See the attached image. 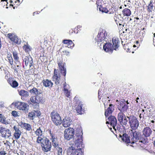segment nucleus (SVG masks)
<instances>
[{
  "instance_id": "obj_1",
  "label": "nucleus",
  "mask_w": 155,
  "mask_h": 155,
  "mask_svg": "<svg viewBox=\"0 0 155 155\" xmlns=\"http://www.w3.org/2000/svg\"><path fill=\"white\" fill-rule=\"evenodd\" d=\"M58 65L60 71L54 69V75L53 76V81L55 82L56 84L59 83L61 77H63L65 78L66 73V66L64 63H59Z\"/></svg>"
},
{
  "instance_id": "obj_2",
  "label": "nucleus",
  "mask_w": 155,
  "mask_h": 155,
  "mask_svg": "<svg viewBox=\"0 0 155 155\" xmlns=\"http://www.w3.org/2000/svg\"><path fill=\"white\" fill-rule=\"evenodd\" d=\"M131 131H132V134L131 135V136L130 137V138L131 139L132 143H134L136 142H139V143H138L139 144L140 146H142L143 144L145 143V141L144 139L137 141L139 140V137L140 136V133L139 132L136 131L133 132L132 130Z\"/></svg>"
},
{
  "instance_id": "obj_3",
  "label": "nucleus",
  "mask_w": 155,
  "mask_h": 155,
  "mask_svg": "<svg viewBox=\"0 0 155 155\" xmlns=\"http://www.w3.org/2000/svg\"><path fill=\"white\" fill-rule=\"evenodd\" d=\"M128 119L129 123L131 129L134 130L137 129L139 126V121L136 117L134 116H130L127 117Z\"/></svg>"
},
{
  "instance_id": "obj_4",
  "label": "nucleus",
  "mask_w": 155,
  "mask_h": 155,
  "mask_svg": "<svg viewBox=\"0 0 155 155\" xmlns=\"http://www.w3.org/2000/svg\"><path fill=\"white\" fill-rule=\"evenodd\" d=\"M107 33L105 30H100L95 37V40L96 42L99 43L102 41H106L107 40Z\"/></svg>"
},
{
  "instance_id": "obj_5",
  "label": "nucleus",
  "mask_w": 155,
  "mask_h": 155,
  "mask_svg": "<svg viewBox=\"0 0 155 155\" xmlns=\"http://www.w3.org/2000/svg\"><path fill=\"white\" fill-rule=\"evenodd\" d=\"M51 120L56 125H60L61 123V119L59 114L56 111H53L51 114Z\"/></svg>"
},
{
  "instance_id": "obj_6",
  "label": "nucleus",
  "mask_w": 155,
  "mask_h": 155,
  "mask_svg": "<svg viewBox=\"0 0 155 155\" xmlns=\"http://www.w3.org/2000/svg\"><path fill=\"white\" fill-rule=\"evenodd\" d=\"M14 104L15 107L19 110L24 111L25 113L28 112L29 106L26 103L17 101Z\"/></svg>"
},
{
  "instance_id": "obj_7",
  "label": "nucleus",
  "mask_w": 155,
  "mask_h": 155,
  "mask_svg": "<svg viewBox=\"0 0 155 155\" xmlns=\"http://www.w3.org/2000/svg\"><path fill=\"white\" fill-rule=\"evenodd\" d=\"M74 130L72 128L69 127L65 129L64 131V138L67 140L72 138L74 135Z\"/></svg>"
},
{
  "instance_id": "obj_8",
  "label": "nucleus",
  "mask_w": 155,
  "mask_h": 155,
  "mask_svg": "<svg viewBox=\"0 0 155 155\" xmlns=\"http://www.w3.org/2000/svg\"><path fill=\"white\" fill-rule=\"evenodd\" d=\"M41 147L42 150L45 152H47L50 150L51 147V142L48 139L46 138L44 141H42Z\"/></svg>"
},
{
  "instance_id": "obj_9",
  "label": "nucleus",
  "mask_w": 155,
  "mask_h": 155,
  "mask_svg": "<svg viewBox=\"0 0 155 155\" xmlns=\"http://www.w3.org/2000/svg\"><path fill=\"white\" fill-rule=\"evenodd\" d=\"M23 61L25 63L26 67L29 66L30 68L31 67L33 68L32 67H33L34 64L33 59L31 56H25L23 59Z\"/></svg>"
},
{
  "instance_id": "obj_10",
  "label": "nucleus",
  "mask_w": 155,
  "mask_h": 155,
  "mask_svg": "<svg viewBox=\"0 0 155 155\" xmlns=\"http://www.w3.org/2000/svg\"><path fill=\"white\" fill-rule=\"evenodd\" d=\"M52 145L54 147H57V155H62V150L61 148L58 147V143L57 142V140L54 137H52Z\"/></svg>"
},
{
  "instance_id": "obj_11",
  "label": "nucleus",
  "mask_w": 155,
  "mask_h": 155,
  "mask_svg": "<svg viewBox=\"0 0 155 155\" xmlns=\"http://www.w3.org/2000/svg\"><path fill=\"white\" fill-rule=\"evenodd\" d=\"M107 124H110L113 129L116 130L115 126L117 124V120L115 117L111 116L108 118V121H106Z\"/></svg>"
},
{
  "instance_id": "obj_12",
  "label": "nucleus",
  "mask_w": 155,
  "mask_h": 155,
  "mask_svg": "<svg viewBox=\"0 0 155 155\" xmlns=\"http://www.w3.org/2000/svg\"><path fill=\"white\" fill-rule=\"evenodd\" d=\"M120 106L119 110L123 112L126 111L128 108V106L126 104V101L122 99L120 103Z\"/></svg>"
},
{
  "instance_id": "obj_13",
  "label": "nucleus",
  "mask_w": 155,
  "mask_h": 155,
  "mask_svg": "<svg viewBox=\"0 0 155 155\" xmlns=\"http://www.w3.org/2000/svg\"><path fill=\"white\" fill-rule=\"evenodd\" d=\"M120 139L123 141L127 143H131V139L129 137L128 135L126 133L123 134L122 135L121 134H120Z\"/></svg>"
},
{
  "instance_id": "obj_14",
  "label": "nucleus",
  "mask_w": 155,
  "mask_h": 155,
  "mask_svg": "<svg viewBox=\"0 0 155 155\" xmlns=\"http://www.w3.org/2000/svg\"><path fill=\"white\" fill-rule=\"evenodd\" d=\"M8 37L12 41L15 43L19 44L20 43L21 40L18 38V37L14 34L9 33L7 35Z\"/></svg>"
},
{
  "instance_id": "obj_15",
  "label": "nucleus",
  "mask_w": 155,
  "mask_h": 155,
  "mask_svg": "<svg viewBox=\"0 0 155 155\" xmlns=\"http://www.w3.org/2000/svg\"><path fill=\"white\" fill-rule=\"evenodd\" d=\"M104 45L103 44V49L106 52L110 51L111 52L114 49L113 45L110 43H104Z\"/></svg>"
},
{
  "instance_id": "obj_16",
  "label": "nucleus",
  "mask_w": 155,
  "mask_h": 155,
  "mask_svg": "<svg viewBox=\"0 0 155 155\" xmlns=\"http://www.w3.org/2000/svg\"><path fill=\"white\" fill-rule=\"evenodd\" d=\"M142 133L143 134L145 137H148L151 134L152 130L149 127H146L143 129Z\"/></svg>"
},
{
  "instance_id": "obj_17",
  "label": "nucleus",
  "mask_w": 155,
  "mask_h": 155,
  "mask_svg": "<svg viewBox=\"0 0 155 155\" xmlns=\"http://www.w3.org/2000/svg\"><path fill=\"white\" fill-rule=\"evenodd\" d=\"M72 120L69 117H65L63 120V126L64 127L70 126L71 124Z\"/></svg>"
},
{
  "instance_id": "obj_18",
  "label": "nucleus",
  "mask_w": 155,
  "mask_h": 155,
  "mask_svg": "<svg viewBox=\"0 0 155 155\" xmlns=\"http://www.w3.org/2000/svg\"><path fill=\"white\" fill-rule=\"evenodd\" d=\"M13 129L15 131L14 133V136L16 139H18L20 138L21 134V131L19 130V127L16 126H14Z\"/></svg>"
},
{
  "instance_id": "obj_19",
  "label": "nucleus",
  "mask_w": 155,
  "mask_h": 155,
  "mask_svg": "<svg viewBox=\"0 0 155 155\" xmlns=\"http://www.w3.org/2000/svg\"><path fill=\"white\" fill-rule=\"evenodd\" d=\"M112 41L113 45L115 47L114 49L116 50L117 49V48L119 46L120 41L119 39L116 37H114L112 39Z\"/></svg>"
},
{
  "instance_id": "obj_20",
  "label": "nucleus",
  "mask_w": 155,
  "mask_h": 155,
  "mask_svg": "<svg viewBox=\"0 0 155 155\" xmlns=\"http://www.w3.org/2000/svg\"><path fill=\"white\" fill-rule=\"evenodd\" d=\"M18 91V94L19 95L21 96V99H24V98L27 97L29 96L28 92L25 90H21Z\"/></svg>"
},
{
  "instance_id": "obj_21",
  "label": "nucleus",
  "mask_w": 155,
  "mask_h": 155,
  "mask_svg": "<svg viewBox=\"0 0 155 155\" xmlns=\"http://www.w3.org/2000/svg\"><path fill=\"white\" fill-rule=\"evenodd\" d=\"M114 110V108H113V105L112 104H110L107 109L105 111V115L106 117H107L108 116L109 114H111Z\"/></svg>"
},
{
  "instance_id": "obj_22",
  "label": "nucleus",
  "mask_w": 155,
  "mask_h": 155,
  "mask_svg": "<svg viewBox=\"0 0 155 155\" xmlns=\"http://www.w3.org/2000/svg\"><path fill=\"white\" fill-rule=\"evenodd\" d=\"M66 83H65V84ZM64 92L65 95L68 97L70 96V92L69 89V86L68 84H64Z\"/></svg>"
},
{
  "instance_id": "obj_23",
  "label": "nucleus",
  "mask_w": 155,
  "mask_h": 155,
  "mask_svg": "<svg viewBox=\"0 0 155 155\" xmlns=\"http://www.w3.org/2000/svg\"><path fill=\"white\" fill-rule=\"evenodd\" d=\"M43 85L45 87H52L53 83L50 80L48 79L44 80L42 81Z\"/></svg>"
},
{
  "instance_id": "obj_24",
  "label": "nucleus",
  "mask_w": 155,
  "mask_h": 155,
  "mask_svg": "<svg viewBox=\"0 0 155 155\" xmlns=\"http://www.w3.org/2000/svg\"><path fill=\"white\" fill-rule=\"evenodd\" d=\"M11 131L9 129H7L5 130V133H3V135H1V137H2L7 139L11 137Z\"/></svg>"
},
{
  "instance_id": "obj_25",
  "label": "nucleus",
  "mask_w": 155,
  "mask_h": 155,
  "mask_svg": "<svg viewBox=\"0 0 155 155\" xmlns=\"http://www.w3.org/2000/svg\"><path fill=\"white\" fill-rule=\"evenodd\" d=\"M30 91L31 94L35 95H40L41 93L40 90L38 89L35 87H34L30 90Z\"/></svg>"
},
{
  "instance_id": "obj_26",
  "label": "nucleus",
  "mask_w": 155,
  "mask_h": 155,
  "mask_svg": "<svg viewBox=\"0 0 155 155\" xmlns=\"http://www.w3.org/2000/svg\"><path fill=\"white\" fill-rule=\"evenodd\" d=\"M21 125L22 127L27 130L30 131L31 130V127L29 124L21 122Z\"/></svg>"
},
{
  "instance_id": "obj_27",
  "label": "nucleus",
  "mask_w": 155,
  "mask_h": 155,
  "mask_svg": "<svg viewBox=\"0 0 155 155\" xmlns=\"http://www.w3.org/2000/svg\"><path fill=\"white\" fill-rule=\"evenodd\" d=\"M83 106L81 102L79 103L78 104V114H81L84 113V109L83 108Z\"/></svg>"
},
{
  "instance_id": "obj_28",
  "label": "nucleus",
  "mask_w": 155,
  "mask_h": 155,
  "mask_svg": "<svg viewBox=\"0 0 155 155\" xmlns=\"http://www.w3.org/2000/svg\"><path fill=\"white\" fill-rule=\"evenodd\" d=\"M0 122L5 125H7L8 124L6 120V118L2 114H0Z\"/></svg>"
},
{
  "instance_id": "obj_29",
  "label": "nucleus",
  "mask_w": 155,
  "mask_h": 155,
  "mask_svg": "<svg viewBox=\"0 0 155 155\" xmlns=\"http://www.w3.org/2000/svg\"><path fill=\"white\" fill-rule=\"evenodd\" d=\"M125 117V116L122 111H120V112L118 114V119L120 123L121 122L123 121V119Z\"/></svg>"
},
{
  "instance_id": "obj_30",
  "label": "nucleus",
  "mask_w": 155,
  "mask_h": 155,
  "mask_svg": "<svg viewBox=\"0 0 155 155\" xmlns=\"http://www.w3.org/2000/svg\"><path fill=\"white\" fill-rule=\"evenodd\" d=\"M123 15L124 16H129L131 14V12L130 9L126 8L124 9L123 11Z\"/></svg>"
},
{
  "instance_id": "obj_31",
  "label": "nucleus",
  "mask_w": 155,
  "mask_h": 155,
  "mask_svg": "<svg viewBox=\"0 0 155 155\" xmlns=\"http://www.w3.org/2000/svg\"><path fill=\"white\" fill-rule=\"evenodd\" d=\"M63 42L64 44H67L68 46H67L68 48H70L71 46H69V45H72V46L74 45V44H73L72 42L70 40H64L63 41Z\"/></svg>"
},
{
  "instance_id": "obj_32",
  "label": "nucleus",
  "mask_w": 155,
  "mask_h": 155,
  "mask_svg": "<svg viewBox=\"0 0 155 155\" xmlns=\"http://www.w3.org/2000/svg\"><path fill=\"white\" fill-rule=\"evenodd\" d=\"M11 86L13 88H16L18 86V83L15 80L12 81V82H9Z\"/></svg>"
},
{
  "instance_id": "obj_33",
  "label": "nucleus",
  "mask_w": 155,
  "mask_h": 155,
  "mask_svg": "<svg viewBox=\"0 0 155 155\" xmlns=\"http://www.w3.org/2000/svg\"><path fill=\"white\" fill-rule=\"evenodd\" d=\"M36 98H37V102H38V104L40 103H43L44 102V100L43 97L42 96H41L40 95H35Z\"/></svg>"
},
{
  "instance_id": "obj_34",
  "label": "nucleus",
  "mask_w": 155,
  "mask_h": 155,
  "mask_svg": "<svg viewBox=\"0 0 155 155\" xmlns=\"http://www.w3.org/2000/svg\"><path fill=\"white\" fill-rule=\"evenodd\" d=\"M23 49L26 52H29L31 50L30 46L28 44L25 45L23 47Z\"/></svg>"
},
{
  "instance_id": "obj_35",
  "label": "nucleus",
  "mask_w": 155,
  "mask_h": 155,
  "mask_svg": "<svg viewBox=\"0 0 155 155\" xmlns=\"http://www.w3.org/2000/svg\"><path fill=\"white\" fill-rule=\"evenodd\" d=\"M37 98H36L35 96H32L31 98L30 101L31 102L34 104H38V102H37Z\"/></svg>"
},
{
  "instance_id": "obj_36",
  "label": "nucleus",
  "mask_w": 155,
  "mask_h": 155,
  "mask_svg": "<svg viewBox=\"0 0 155 155\" xmlns=\"http://www.w3.org/2000/svg\"><path fill=\"white\" fill-rule=\"evenodd\" d=\"M35 112L34 110H33L29 113L28 117L30 118V119L33 120L35 117Z\"/></svg>"
},
{
  "instance_id": "obj_37",
  "label": "nucleus",
  "mask_w": 155,
  "mask_h": 155,
  "mask_svg": "<svg viewBox=\"0 0 155 155\" xmlns=\"http://www.w3.org/2000/svg\"><path fill=\"white\" fill-rule=\"evenodd\" d=\"M8 61L11 65L13 64V59L10 54H8L7 57Z\"/></svg>"
},
{
  "instance_id": "obj_38",
  "label": "nucleus",
  "mask_w": 155,
  "mask_h": 155,
  "mask_svg": "<svg viewBox=\"0 0 155 155\" xmlns=\"http://www.w3.org/2000/svg\"><path fill=\"white\" fill-rule=\"evenodd\" d=\"M35 134L36 135L39 136H41L42 135V131L41 129V128L39 127V128L37 129V130L35 131Z\"/></svg>"
},
{
  "instance_id": "obj_39",
  "label": "nucleus",
  "mask_w": 155,
  "mask_h": 155,
  "mask_svg": "<svg viewBox=\"0 0 155 155\" xmlns=\"http://www.w3.org/2000/svg\"><path fill=\"white\" fill-rule=\"evenodd\" d=\"M46 138L44 137L43 138H41V137H38L37 138V142L38 143H41V145L42 144V141H44L45 140V139H46Z\"/></svg>"
},
{
  "instance_id": "obj_40",
  "label": "nucleus",
  "mask_w": 155,
  "mask_h": 155,
  "mask_svg": "<svg viewBox=\"0 0 155 155\" xmlns=\"http://www.w3.org/2000/svg\"><path fill=\"white\" fill-rule=\"evenodd\" d=\"M7 128L4 127L2 125H0V133L1 134V136L2 135Z\"/></svg>"
},
{
  "instance_id": "obj_41",
  "label": "nucleus",
  "mask_w": 155,
  "mask_h": 155,
  "mask_svg": "<svg viewBox=\"0 0 155 155\" xmlns=\"http://www.w3.org/2000/svg\"><path fill=\"white\" fill-rule=\"evenodd\" d=\"M13 58L15 61L19 60V58L18 56V54L16 52H13Z\"/></svg>"
},
{
  "instance_id": "obj_42",
  "label": "nucleus",
  "mask_w": 155,
  "mask_h": 155,
  "mask_svg": "<svg viewBox=\"0 0 155 155\" xmlns=\"http://www.w3.org/2000/svg\"><path fill=\"white\" fill-rule=\"evenodd\" d=\"M80 131H81L80 133V135L79 136L78 135V137H79V136L81 138L80 139L78 138V141L79 140V142L81 143L82 142V135L83 134L82 133V130L81 129H79Z\"/></svg>"
},
{
  "instance_id": "obj_43",
  "label": "nucleus",
  "mask_w": 155,
  "mask_h": 155,
  "mask_svg": "<svg viewBox=\"0 0 155 155\" xmlns=\"http://www.w3.org/2000/svg\"><path fill=\"white\" fill-rule=\"evenodd\" d=\"M127 119L126 118V117H125L123 119V121L121 122V123H122L123 125H126L127 124Z\"/></svg>"
},
{
  "instance_id": "obj_44",
  "label": "nucleus",
  "mask_w": 155,
  "mask_h": 155,
  "mask_svg": "<svg viewBox=\"0 0 155 155\" xmlns=\"http://www.w3.org/2000/svg\"><path fill=\"white\" fill-rule=\"evenodd\" d=\"M99 10L101 11L102 12L107 13L108 12V10L105 8H100Z\"/></svg>"
},
{
  "instance_id": "obj_45",
  "label": "nucleus",
  "mask_w": 155,
  "mask_h": 155,
  "mask_svg": "<svg viewBox=\"0 0 155 155\" xmlns=\"http://www.w3.org/2000/svg\"><path fill=\"white\" fill-rule=\"evenodd\" d=\"M153 5L152 4V2L151 1L150 2V4H149L148 6V10L149 11H151V10L153 9Z\"/></svg>"
},
{
  "instance_id": "obj_46",
  "label": "nucleus",
  "mask_w": 155,
  "mask_h": 155,
  "mask_svg": "<svg viewBox=\"0 0 155 155\" xmlns=\"http://www.w3.org/2000/svg\"><path fill=\"white\" fill-rule=\"evenodd\" d=\"M34 111L35 114V117H36V116L37 117H39L41 115V113L40 111L34 110Z\"/></svg>"
},
{
  "instance_id": "obj_47",
  "label": "nucleus",
  "mask_w": 155,
  "mask_h": 155,
  "mask_svg": "<svg viewBox=\"0 0 155 155\" xmlns=\"http://www.w3.org/2000/svg\"><path fill=\"white\" fill-rule=\"evenodd\" d=\"M12 115L15 117H16L19 116L18 112L15 111H13L12 113Z\"/></svg>"
},
{
  "instance_id": "obj_48",
  "label": "nucleus",
  "mask_w": 155,
  "mask_h": 155,
  "mask_svg": "<svg viewBox=\"0 0 155 155\" xmlns=\"http://www.w3.org/2000/svg\"><path fill=\"white\" fill-rule=\"evenodd\" d=\"M140 36L141 37H143L145 34V31H140V32L139 34Z\"/></svg>"
},
{
  "instance_id": "obj_49",
  "label": "nucleus",
  "mask_w": 155,
  "mask_h": 155,
  "mask_svg": "<svg viewBox=\"0 0 155 155\" xmlns=\"http://www.w3.org/2000/svg\"><path fill=\"white\" fill-rule=\"evenodd\" d=\"M83 151L81 148L78 149V155H82Z\"/></svg>"
},
{
  "instance_id": "obj_50",
  "label": "nucleus",
  "mask_w": 155,
  "mask_h": 155,
  "mask_svg": "<svg viewBox=\"0 0 155 155\" xmlns=\"http://www.w3.org/2000/svg\"><path fill=\"white\" fill-rule=\"evenodd\" d=\"M63 52L66 55H69V52L67 51L64 50L63 51Z\"/></svg>"
},
{
  "instance_id": "obj_51",
  "label": "nucleus",
  "mask_w": 155,
  "mask_h": 155,
  "mask_svg": "<svg viewBox=\"0 0 155 155\" xmlns=\"http://www.w3.org/2000/svg\"><path fill=\"white\" fill-rule=\"evenodd\" d=\"M35 104L34 105H33V107L34 108L36 109L38 108L39 107V104Z\"/></svg>"
},
{
  "instance_id": "obj_52",
  "label": "nucleus",
  "mask_w": 155,
  "mask_h": 155,
  "mask_svg": "<svg viewBox=\"0 0 155 155\" xmlns=\"http://www.w3.org/2000/svg\"><path fill=\"white\" fill-rule=\"evenodd\" d=\"M6 153L4 151H0V155H5Z\"/></svg>"
},
{
  "instance_id": "obj_53",
  "label": "nucleus",
  "mask_w": 155,
  "mask_h": 155,
  "mask_svg": "<svg viewBox=\"0 0 155 155\" xmlns=\"http://www.w3.org/2000/svg\"><path fill=\"white\" fill-rule=\"evenodd\" d=\"M10 2L11 3H17V0H10Z\"/></svg>"
},
{
  "instance_id": "obj_54",
  "label": "nucleus",
  "mask_w": 155,
  "mask_h": 155,
  "mask_svg": "<svg viewBox=\"0 0 155 155\" xmlns=\"http://www.w3.org/2000/svg\"><path fill=\"white\" fill-rule=\"evenodd\" d=\"M15 61V63L16 65H19L20 64L19 60H17V61Z\"/></svg>"
},
{
  "instance_id": "obj_55",
  "label": "nucleus",
  "mask_w": 155,
  "mask_h": 155,
  "mask_svg": "<svg viewBox=\"0 0 155 155\" xmlns=\"http://www.w3.org/2000/svg\"><path fill=\"white\" fill-rule=\"evenodd\" d=\"M4 73L6 74H8V71H7L6 70H4Z\"/></svg>"
},
{
  "instance_id": "obj_56",
  "label": "nucleus",
  "mask_w": 155,
  "mask_h": 155,
  "mask_svg": "<svg viewBox=\"0 0 155 155\" xmlns=\"http://www.w3.org/2000/svg\"><path fill=\"white\" fill-rule=\"evenodd\" d=\"M18 2V3H20V0H17V2Z\"/></svg>"
},
{
  "instance_id": "obj_57",
  "label": "nucleus",
  "mask_w": 155,
  "mask_h": 155,
  "mask_svg": "<svg viewBox=\"0 0 155 155\" xmlns=\"http://www.w3.org/2000/svg\"><path fill=\"white\" fill-rule=\"evenodd\" d=\"M126 104H129V103L127 101H126Z\"/></svg>"
},
{
  "instance_id": "obj_58",
  "label": "nucleus",
  "mask_w": 155,
  "mask_h": 155,
  "mask_svg": "<svg viewBox=\"0 0 155 155\" xmlns=\"http://www.w3.org/2000/svg\"><path fill=\"white\" fill-rule=\"evenodd\" d=\"M14 69L15 71H17V70H16V68H14Z\"/></svg>"
},
{
  "instance_id": "obj_59",
  "label": "nucleus",
  "mask_w": 155,
  "mask_h": 155,
  "mask_svg": "<svg viewBox=\"0 0 155 155\" xmlns=\"http://www.w3.org/2000/svg\"><path fill=\"white\" fill-rule=\"evenodd\" d=\"M35 14H36V12H34L33 13V15H34Z\"/></svg>"
},
{
  "instance_id": "obj_60",
  "label": "nucleus",
  "mask_w": 155,
  "mask_h": 155,
  "mask_svg": "<svg viewBox=\"0 0 155 155\" xmlns=\"http://www.w3.org/2000/svg\"><path fill=\"white\" fill-rule=\"evenodd\" d=\"M139 117H140V118H141V114H140V116H139Z\"/></svg>"
},
{
  "instance_id": "obj_61",
  "label": "nucleus",
  "mask_w": 155,
  "mask_h": 155,
  "mask_svg": "<svg viewBox=\"0 0 155 155\" xmlns=\"http://www.w3.org/2000/svg\"><path fill=\"white\" fill-rule=\"evenodd\" d=\"M154 146H155V140H154Z\"/></svg>"
},
{
  "instance_id": "obj_62",
  "label": "nucleus",
  "mask_w": 155,
  "mask_h": 155,
  "mask_svg": "<svg viewBox=\"0 0 155 155\" xmlns=\"http://www.w3.org/2000/svg\"><path fill=\"white\" fill-rule=\"evenodd\" d=\"M151 122H152V123H154V121L153 120H152V121H151Z\"/></svg>"
},
{
  "instance_id": "obj_63",
  "label": "nucleus",
  "mask_w": 155,
  "mask_h": 155,
  "mask_svg": "<svg viewBox=\"0 0 155 155\" xmlns=\"http://www.w3.org/2000/svg\"><path fill=\"white\" fill-rule=\"evenodd\" d=\"M78 143V142L77 141V140H76V141L75 142V143Z\"/></svg>"
},
{
  "instance_id": "obj_64",
  "label": "nucleus",
  "mask_w": 155,
  "mask_h": 155,
  "mask_svg": "<svg viewBox=\"0 0 155 155\" xmlns=\"http://www.w3.org/2000/svg\"><path fill=\"white\" fill-rule=\"evenodd\" d=\"M138 99H139V98L138 97H137V99H136V100H138Z\"/></svg>"
}]
</instances>
